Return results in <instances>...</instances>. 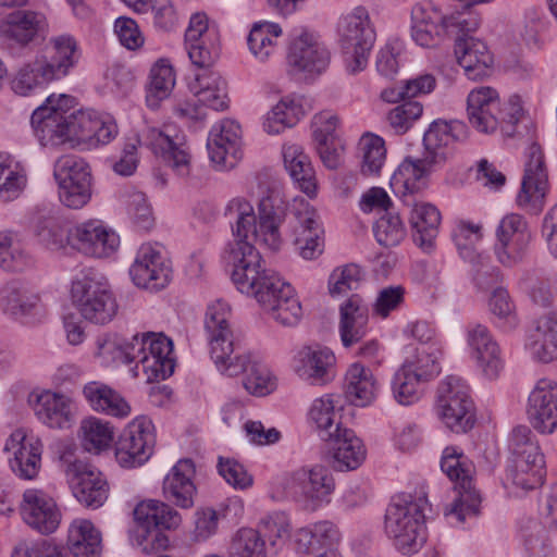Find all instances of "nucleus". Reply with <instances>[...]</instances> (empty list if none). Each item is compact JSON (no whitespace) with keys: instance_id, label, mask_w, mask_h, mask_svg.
I'll list each match as a JSON object with an SVG mask.
<instances>
[{"instance_id":"1","label":"nucleus","mask_w":557,"mask_h":557,"mask_svg":"<svg viewBox=\"0 0 557 557\" xmlns=\"http://www.w3.org/2000/svg\"><path fill=\"white\" fill-rule=\"evenodd\" d=\"M233 224L235 240L252 238L271 250L282 244L280 225L286 222L288 232L299 255L312 260L322 253L323 227L317 210L304 198H295L288 207L278 183L268 186L258 203V216L253 207L244 198H233L224 211Z\"/></svg>"},{"instance_id":"2","label":"nucleus","mask_w":557,"mask_h":557,"mask_svg":"<svg viewBox=\"0 0 557 557\" xmlns=\"http://www.w3.org/2000/svg\"><path fill=\"white\" fill-rule=\"evenodd\" d=\"M75 106L74 97L53 94L33 112L30 123L41 146L107 145L117 135V125L109 116L74 110Z\"/></svg>"},{"instance_id":"3","label":"nucleus","mask_w":557,"mask_h":557,"mask_svg":"<svg viewBox=\"0 0 557 557\" xmlns=\"http://www.w3.org/2000/svg\"><path fill=\"white\" fill-rule=\"evenodd\" d=\"M224 259L233 267L232 280L237 288L253 296L263 309L272 305L286 286H290L274 271L263 267L261 255L251 242L235 240L230 244Z\"/></svg>"},{"instance_id":"4","label":"nucleus","mask_w":557,"mask_h":557,"mask_svg":"<svg viewBox=\"0 0 557 557\" xmlns=\"http://www.w3.org/2000/svg\"><path fill=\"white\" fill-rule=\"evenodd\" d=\"M428 498L420 495H398L386 508L384 530L394 545L405 555L418 552L426 541L425 515Z\"/></svg>"},{"instance_id":"5","label":"nucleus","mask_w":557,"mask_h":557,"mask_svg":"<svg viewBox=\"0 0 557 557\" xmlns=\"http://www.w3.org/2000/svg\"><path fill=\"white\" fill-rule=\"evenodd\" d=\"M231 318V306L218 299L207 307L203 325L210 359L218 371L228 376H237L245 369L247 360L239 354L240 346Z\"/></svg>"},{"instance_id":"6","label":"nucleus","mask_w":557,"mask_h":557,"mask_svg":"<svg viewBox=\"0 0 557 557\" xmlns=\"http://www.w3.org/2000/svg\"><path fill=\"white\" fill-rule=\"evenodd\" d=\"M441 469L455 481L457 496L446 508L445 516L451 523L461 524L480 513L481 496L472 485L473 466L455 447H446L441 460Z\"/></svg>"},{"instance_id":"7","label":"nucleus","mask_w":557,"mask_h":557,"mask_svg":"<svg viewBox=\"0 0 557 557\" xmlns=\"http://www.w3.org/2000/svg\"><path fill=\"white\" fill-rule=\"evenodd\" d=\"M440 350L435 346L419 347L396 371L392 380L395 400L404 406L417 403L428 382L441 372Z\"/></svg>"},{"instance_id":"8","label":"nucleus","mask_w":557,"mask_h":557,"mask_svg":"<svg viewBox=\"0 0 557 557\" xmlns=\"http://www.w3.org/2000/svg\"><path fill=\"white\" fill-rule=\"evenodd\" d=\"M511 463L507 475L523 490H533L543 484L545 460L532 430L527 425L516 426L509 440Z\"/></svg>"},{"instance_id":"9","label":"nucleus","mask_w":557,"mask_h":557,"mask_svg":"<svg viewBox=\"0 0 557 557\" xmlns=\"http://www.w3.org/2000/svg\"><path fill=\"white\" fill-rule=\"evenodd\" d=\"M339 45L345 54L347 71L356 74L366 69L376 34L364 8H356L338 24Z\"/></svg>"},{"instance_id":"10","label":"nucleus","mask_w":557,"mask_h":557,"mask_svg":"<svg viewBox=\"0 0 557 557\" xmlns=\"http://www.w3.org/2000/svg\"><path fill=\"white\" fill-rule=\"evenodd\" d=\"M71 297L81 315L95 324L104 325L117 313V302L107 282L84 275L72 282Z\"/></svg>"},{"instance_id":"11","label":"nucleus","mask_w":557,"mask_h":557,"mask_svg":"<svg viewBox=\"0 0 557 557\" xmlns=\"http://www.w3.org/2000/svg\"><path fill=\"white\" fill-rule=\"evenodd\" d=\"M438 414L448 429L465 433L474 424V406L469 387L458 376H447L437 389Z\"/></svg>"},{"instance_id":"12","label":"nucleus","mask_w":557,"mask_h":557,"mask_svg":"<svg viewBox=\"0 0 557 557\" xmlns=\"http://www.w3.org/2000/svg\"><path fill=\"white\" fill-rule=\"evenodd\" d=\"M134 518L143 531L141 545L147 553L165 549L170 540L162 530L176 529L182 521L174 508L154 499L139 503L134 509Z\"/></svg>"},{"instance_id":"13","label":"nucleus","mask_w":557,"mask_h":557,"mask_svg":"<svg viewBox=\"0 0 557 557\" xmlns=\"http://www.w3.org/2000/svg\"><path fill=\"white\" fill-rule=\"evenodd\" d=\"M494 252L504 267L521 263L530 248L532 233L527 220L517 213L506 214L496 228Z\"/></svg>"},{"instance_id":"14","label":"nucleus","mask_w":557,"mask_h":557,"mask_svg":"<svg viewBox=\"0 0 557 557\" xmlns=\"http://www.w3.org/2000/svg\"><path fill=\"white\" fill-rule=\"evenodd\" d=\"M136 343L143 344V350L135 352L136 368L141 367L148 382L161 381L171 376L175 369L173 342L163 333L136 334Z\"/></svg>"},{"instance_id":"15","label":"nucleus","mask_w":557,"mask_h":557,"mask_svg":"<svg viewBox=\"0 0 557 557\" xmlns=\"http://www.w3.org/2000/svg\"><path fill=\"white\" fill-rule=\"evenodd\" d=\"M479 27L476 17L458 13L434 20L422 8L412 11L411 37L421 47H434L443 33L458 35L459 32H474Z\"/></svg>"},{"instance_id":"16","label":"nucleus","mask_w":557,"mask_h":557,"mask_svg":"<svg viewBox=\"0 0 557 557\" xmlns=\"http://www.w3.org/2000/svg\"><path fill=\"white\" fill-rule=\"evenodd\" d=\"M156 444L154 426L146 417L134 419L115 443V457L124 468L144 465L151 457Z\"/></svg>"},{"instance_id":"17","label":"nucleus","mask_w":557,"mask_h":557,"mask_svg":"<svg viewBox=\"0 0 557 557\" xmlns=\"http://www.w3.org/2000/svg\"><path fill=\"white\" fill-rule=\"evenodd\" d=\"M65 474L74 497L85 507L97 509L108 499L109 484L94 466L74 460L67 463Z\"/></svg>"},{"instance_id":"18","label":"nucleus","mask_w":557,"mask_h":557,"mask_svg":"<svg viewBox=\"0 0 557 557\" xmlns=\"http://www.w3.org/2000/svg\"><path fill=\"white\" fill-rule=\"evenodd\" d=\"M547 185L544 154L539 145L532 144L527 151L524 175L517 196L518 206L532 213L541 211Z\"/></svg>"},{"instance_id":"19","label":"nucleus","mask_w":557,"mask_h":557,"mask_svg":"<svg viewBox=\"0 0 557 557\" xmlns=\"http://www.w3.org/2000/svg\"><path fill=\"white\" fill-rule=\"evenodd\" d=\"M527 417L541 434H553L557 429V382L541 379L528 398Z\"/></svg>"},{"instance_id":"20","label":"nucleus","mask_w":557,"mask_h":557,"mask_svg":"<svg viewBox=\"0 0 557 557\" xmlns=\"http://www.w3.org/2000/svg\"><path fill=\"white\" fill-rule=\"evenodd\" d=\"M129 275L138 287L157 292L170 283L172 268L158 249L145 244L137 251Z\"/></svg>"},{"instance_id":"21","label":"nucleus","mask_w":557,"mask_h":557,"mask_svg":"<svg viewBox=\"0 0 557 557\" xmlns=\"http://www.w3.org/2000/svg\"><path fill=\"white\" fill-rule=\"evenodd\" d=\"M210 160L221 170L233 169L242 158V131L237 122L223 120L215 124L208 136Z\"/></svg>"},{"instance_id":"22","label":"nucleus","mask_w":557,"mask_h":557,"mask_svg":"<svg viewBox=\"0 0 557 557\" xmlns=\"http://www.w3.org/2000/svg\"><path fill=\"white\" fill-rule=\"evenodd\" d=\"M466 341L470 356L482 374L490 380L496 379L504 369V360L500 348L487 326L469 323L466 329Z\"/></svg>"},{"instance_id":"23","label":"nucleus","mask_w":557,"mask_h":557,"mask_svg":"<svg viewBox=\"0 0 557 557\" xmlns=\"http://www.w3.org/2000/svg\"><path fill=\"white\" fill-rule=\"evenodd\" d=\"M468 134V127L461 121L435 120L423 136L424 156L440 168L451 154L454 144L465 141Z\"/></svg>"},{"instance_id":"24","label":"nucleus","mask_w":557,"mask_h":557,"mask_svg":"<svg viewBox=\"0 0 557 557\" xmlns=\"http://www.w3.org/2000/svg\"><path fill=\"white\" fill-rule=\"evenodd\" d=\"M120 238L99 221H87L71 228L70 247L85 256L106 258L119 247Z\"/></svg>"},{"instance_id":"25","label":"nucleus","mask_w":557,"mask_h":557,"mask_svg":"<svg viewBox=\"0 0 557 557\" xmlns=\"http://www.w3.org/2000/svg\"><path fill=\"white\" fill-rule=\"evenodd\" d=\"M428 161L431 160L425 156L421 159L407 157L393 173L391 187L405 205H411L414 196L426 187L428 176L438 168Z\"/></svg>"},{"instance_id":"26","label":"nucleus","mask_w":557,"mask_h":557,"mask_svg":"<svg viewBox=\"0 0 557 557\" xmlns=\"http://www.w3.org/2000/svg\"><path fill=\"white\" fill-rule=\"evenodd\" d=\"M21 513L29 527L42 534L54 532L61 519L54 500L44 491L36 488L24 492Z\"/></svg>"},{"instance_id":"27","label":"nucleus","mask_w":557,"mask_h":557,"mask_svg":"<svg viewBox=\"0 0 557 557\" xmlns=\"http://www.w3.org/2000/svg\"><path fill=\"white\" fill-rule=\"evenodd\" d=\"M471 32H459L455 39V55L466 75L473 81L490 75L493 55L482 40L469 36Z\"/></svg>"},{"instance_id":"28","label":"nucleus","mask_w":557,"mask_h":557,"mask_svg":"<svg viewBox=\"0 0 557 557\" xmlns=\"http://www.w3.org/2000/svg\"><path fill=\"white\" fill-rule=\"evenodd\" d=\"M144 144L152 150L156 156L171 166L178 175L187 176L190 171V154L184 137L157 128L148 129Z\"/></svg>"},{"instance_id":"29","label":"nucleus","mask_w":557,"mask_h":557,"mask_svg":"<svg viewBox=\"0 0 557 557\" xmlns=\"http://www.w3.org/2000/svg\"><path fill=\"white\" fill-rule=\"evenodd\" d=\"M500 112L496 89L481 86L472 89L467 98V113L470 124L480 133L491 134L498 128Z\"/></svg>"},{"instance_id":"30","label":"nucleus","mask_w":557,"mask_h":557,"mask_svg":"<svg viewBox=\"0 0 557 557\" xmlns=\"http://www.w3.org/2000/svg\"><path fill=\"white\" fill-rule=\"evenodd\" d=\"M33 410L37 419L50 429H70L75 422L76 406L67 395L45 391L36 396Z\"/></svg>"},{"instance_id":"31","label":"nucleus","mask_w":557,"mask_h":557,"mask_svg":"<svg viewBox=\"0 0 557 557\" xmlns=\"http://www.w3.org/2000/svg\"><path fill=\"white\" fill-rule=\"evenodd\" d=\"M42 445L38 438L27 437L23 430H16L5 443L4 450L13 451L10 459L12 471L21 479L36 478L40 469Z\"/></svg>"},{"instance_id":"32","label":"nucleus","mask_w":557,"mask_h":557,"mask_svg":"<svg viewBox=\"0 0 557 557\" xmlns=\"http://www.w3.org/2000/svg\"><path fill=\"white\" fill-rule=\"evenodd\" d=\"M334 354L326 347L305 346L294 357V370L297 375L311 384L322 385L334 376Z\"/></svg>"},{"instance_id":"33","label":"nucleus","mask_w":557,"mask_h":557,"mask_svg":"<svg viewBox=\"0 0 557 557\" xmlns=\"http://www.w3.org/2000/svg\"><path fill=\"white\" fill-rule=\"evenodd\" d=\"M194 476V462L190 459L178 460L163 480L165 498L183 509L191 508L197 491Z\"/></svg>"},{"instance_id":"34","label":"nucleus","mask_w":557,"mask_h":557,"mask_svg":"<svg viewBox=\"0 0 557 557\" xmlns=\"http://www.w3.org/2000/svg\"><path fill=\"white\" fill-rule=\"evenodd\" d=\"M290 488L315 505L329 502V497L335 490V482L331 472L323 466L311 469H299L290 479Z\"/></svg>"},{"instance_id":"35","label":"nucleus","mask_w":557,"mask_h":557,"mask_svg":"<svg viewBox=\"0 0 557 557\" xmlns=\"http://www.w3.org/2000/svg\"><path fill=\"white\" fill-rule=\"evenodd\" d=\"M287 60L294 71L313 75L326 69L330 53L324 46L301 35L292 42Z\"/></svg>"},{"instance_id":"36","label":"nucleus","mask_w":557,"mask_h":557,"mask_svg":"<svg viewBox=\"0 0 557 557\" xmlns=\"http://www.w3.org/2000/svg\"><path fill=\"white\" fill-rule=\"evenodd\" d=\"M525 347L536 361L548 363L557 359V315L545 313L534 322Z\"/></svg>"},{"instance_id":"37","label":"nucleus","mask_w":557,"mask_h":557,"mask_svg":"<svg viewBox=\"0 0 557 557\" xmlns=\"http://www.w3.org/2000/svg\"><path fill=\"white\" fill-rule=\"evenodd\" d=\"M324 441L329 443L333 458L332 465L335 470H355L366 459L364 445L350 429L342 426L334 436Z\"/></svg>"},{"instance_id":"38","label":"nucleus","mask_w":557,"mask_h":557,"mask_svg":"<svg viewBox=\"0 0 557 557\" xmlns=\"http://www.w3.org/2000/svg\"><path fill=\"white\" fill-rule=\"evenodd\" d=\"M44 27L42 14L30 10H18L7 15L0 23V35L5 40L24 47L34 41Z\"/></svg>"},{"instance_id":"39","label":"nucleus","mask_w":557,"mask_h":557,"mask_svg":"<svg viewBox=\"0 0 557 557\" xmlns=\"http://www.w3.org/2000/svg\"><path fill=\"white\" fill-rule=\"evenodd\" d=\"M339 333L343 345L350 347L367 335L369 309L358 295H351L339 308Z\"/></svg>"},{"instance_id":"40","label":"nucleus","mask_w":557,"mask_h":557,"mask_svg":"<svg viewBox=\"0 0 557 557\" xmlns=\"http://www.w3.org/2000/svg\"><path fill=\"white\" fill-rule=\"evenodd\" d=\"M407 206L412 207L409 222L413 242L423 250H431L438 234L440 211L432 203L418 202L416 199H412L411 205Z\"/></svg>"},{"instance_id":"41","label":"nucleus","mask_w":557,"mask_h":557,"mask_svg":"<svg viewBox=\"0 0 557 557\" xmlns=\"http://www.w3.org/2000/svg\"><path fill=\"white\" fill-rule=\"evenodd\" d=\"M188 88L207 108L223 111L228 107L226 82L213 70L196 72Z\"/></svg>"},{"instance_id":"42","label":"nucleus","mask_w":557,"mask_h":557,"mask_svg":"<svg viewBox=\"0 0 557 557\" xmlns=\"http://www.w3.org/2000/svg\"><path fill=\"white\" fill-rule=\"evenodd\" d=\"M284 165L298 188L309 197L317 194L315 173L309 157L297 144L283 146Z\"/></svg>"},{"instance_id":"43","label":"nucleus","mask_w":557,"mask_h":557,"mask_svg":"<svg viewBox=\"0 0 557 557\" xmlns=\"http://www.w3.org/2000/svg\"><path fill=\"white\" fill-rule=\"evenodd\" d=\"M39 296L24 282L13 280L0 288V307L3 312L21 319L36 311Z\"/></svg>"},{"instance_id":"44","label":"nucleus","mask_w":557,"mask_h":557,"mask_svg":"<svg viewBox=\"0 0 557 557\" xmlns=\"http://www.w3.org/2000/svg\"><path fill=\"white\" fill-rule=\"evenodd\" d=\"M83 394L95 411L120 419L131 414V406L125 398L106 384L89 382L84 386Z\"/></svg>"},{"instance_id":"45","label":"nucleus","mask_w":557,"mask_h":557,"mask_svg":"<svg viewBox=\"0 0 557 557\" xmlns=\"http://www.w3.org/2000/svg\"><path fill=\"white\" fill-rule=\"evenodd\" d=\"M379 392L377 382L369 368L360 363L349 367L345 375V395L355 406L370 405Z\"/></svg>"},{"instance_id":"46","label":"nucleus","mask_w":557,"mask_h":557,"mask_svg":"<svg viewBox=\"0 0 557 557\" xmlns=\"http://www.w3.org/2000/svg\"><path fill=\"white\" fill-rule=\"evenodd\" d=\"M67 547L74 557H100L102 553V537L91 521L85 519L74 520L67 533Z\"/></svg>"},{"instance_id":"47","label":"nucleus","mask_w":557,"mask_h":557,"mask_svg":"<svg viewBox=\"0 0 557 557\" xmlns=\"http://www.w3.org/2000/svg\"><path fill=\"white\" fill-rule=\"evenodd\" d=\"M342 397L336 394H327L315 399L309 411L311 421L315 424L321 440H329L342 428L339 410Z\"/></svg>"},{"instance_id":"48","label":"nucleus","mask_w":557,"mask_h":557,"mask_svg":"<svg viewBox=\"0 0 557 557\" xmlns=\"http://www.w3.org/2000/svg\"><path fill=\"white\" fill-rule=\"evenodd\" d=\"M482 225L468 221H459L451 233L459 256L465 261L476 267L478 272L483 269L488 261V257L476 249V244L482 239Z\"/></svg>"},{"instance_id":"49","label":"nucleus","mask_w":557,"mask_h":557,"mask_svg":"<svg viewBox=\"0 0 557 557\" xmlns=\"http://www.w3.org/2000/svg\"><path fill=\"white\" fill-rule=\"evenodd\" d=\"M51 50L40 54L48 61L49 69L57 79L65 77L79 60L76 40L70 35H60L50 39Z\"/></svg>"},{"instance_id":"50","label":"nucleus","mask_w":557,"mask_h":557,"mask_svg":"<svg viewBox=\"0 0 557 557\" xmlns=\"http://www.w3.org/2000/svg\"><path fill=\"white\" fill-rule=\"evenodd\" d=\"M52 81L58 79L49 69L48 61L37 55L34 61L24 64L18 70L11 86L16 95L28 96L37 88H42Z\"/></svg>"},{"instance_id":"51","label":"nucleus","mask_w":557,"mask_h":557,"mask_svg":"<svg viewBox=\"0 0 557 557\" xmlns=\"http://www.w3.org/2000/svg\"><path fill=\"white\" fill-rule=\"evenodd\" d=\"M34 232L38 239L51 250L70 247L71 228L59 216L39 213L34 221Z\"/></svg>"},{"instance_id":"52","label":"nucleus","mask_w":557,"mask_h":557,"mask_svg":"<svg viewBox=\"0 0 557 557\" xmlns=\"http://www.w3.org/2000/svg\"><path fill=\"white\" fill-rule=\"evenodd\" d=\"M143 349V344L136 343V335L133 336L132 342L121 344L115 337L102 334L96 339L95 356L106 366L115 362L132 363L135 352H140Z\"/></svg>"},{"instance_id":"53","label":"nucleus","mask_w":557,"mask_h":557,"mask_svg":"<svg viewBox=\"0 0 557 557\" xmlns=\"http://www.w3.org/2000/svg\"><path fill=\"white\" fill-rule=\"evenodd\" d=\"M304 106L295 99H282L268 114L263 127L269 134H280L293 127L305 115Z\"/></svg>"},{"instance_id":"54","label":"nucleus","mask_w":557,"mask_h":557,"mask_svg":"<svg viewBox=\"0 0 557 557\" xmlns=\"http://www.w3.org/2000/svg\"><path fill=\"white\" fill-rule=\"evenodd\" d=\"M82 445L89 453H100L113 441V426L110 422L89 417L81 422Z\"/></svg>"},{"instance_id":"55","label":"nucleus","mask_w":557,"mask_h":557,"mask_svg":"<svg viewBox=\"0 0 557 557\" xmlns=\"http://www.w3.org/2000/svg\"><path fill=\"white\" fill-rule=\"evenodd\" d=\"M282 28L274 23L255 24L248 36L250 52L260 61H265L275 49V40L281 36Z\"/></svg>"},{"instance_id":"56","label":"nucleus","mask_w":557,"mask_h":557,"mask_svg":"<svg viewBox=\"0 0 557 557\" xmlns=\"http://www.w3.org/2000/svg\"><path fill=\"white\" fill-rule=\"evenodd\" d=\"M53 176L58 185L91 181L89 164L81 157L66 154L60 157L53 166Z\"/></svg>"},{"instance_id":"57","label":"nucleus","mask_w":557,"mask_h":557,"mask_svg":"<svg viewBox=\"0 0 557 557\" xmlns=\"http://www.w3.org/2000/svg\"><path fill=\"white\" fill-rule=\"evenodd\" d=\"M175 84L173 69L163 60L157 62L150 71V84L146 96L149 107L156 108L160 100L165 99Z\"/></svg>"},{"instance_id":"58","label":"nucleus","mask_w":557,"mask_h":557,"mask_svg":"<svg viewBox=\"0 0 557 557\" xmlns=\"http://www.w3.org/2000/svg\"><path fill=\"white\" fill-rule=\"evenodd\" d=\"M264 310L283 326L296 325L302 315L301 305L292 286H286L281 296Z\"/></svg>"},{"instance_id":"59","label":"nucleus","mask_w":557,"mask_h":557,"mask_svg":"<svg viewBox=\"0 0 557 557\" xmlns=\"http://www.w3.org/2000/svg\"><path fill=\"white\" fill-rule=\"evenodd\" d=\"M230 557H267L265 540L259 531L242 528L233 537Z\"/></svg>"},{"instance_id":"60","label":"nucleus","mask_w":557,"mask_h":557,"mask_svg":"<svg viewBox=\"0 0 557 557\" xmlns=\"http://www.w3.org/2000/svg\"><path fill=\"white\" fill-rule=\"evenodd\" d=\"M363 278L361 268L350 263L338 267L332 271L329 277V292L332 297H339L348 292L356 290Z\"/></svg>"},{"instance_id":"61","label":"nucleus","mask_w":557,"mask_h":557,"mask_svg":"<svg viewBox=\"0 0 557 557\" xmlns=\"http://www.w3.org/2000/svg\"><path fill=\"white\" fill-rule=\"evenodd\" d=\"M359 146L362 152V173L364 175L379 174L386 158L384 140L376 135H369L361 138Z\"/></svg>"},{"instance_id":"62","label":"nucleus","mask_w":557,"mask_h":557,"mask_svg":"<svg viewBox=\"0 0 557 557\" xmlns=\"http://www.w3.org/2000/svg\"><path fill=\"white\" fill-rule=\"evenodd\" d=\"M239 354L247 360L245 369L240 372L245 374L243 385L246 391L259 396L270 393L272 387L269 369L262 363L250 361L249 356L242 351V348Z\"/></svg>"},{"instance_id":"63","label":"nucleus","mask_w":557,"mask_h":557,"mask_svg":"<svg viewBox=\"0 0 557 557\" xmlns=\"http://www.w3.org/2000/svg\"><path fill=\"white\" fill-rule=\"evenodd\" d=\"M373 233L381 246L389 248L400 244L406 230L398 214L386 212L374 223Z\"/></svg>"},{"instance_id":"64","label":"nucleus","mask_w":557,"mask_h":557,"mask_svg":"<svg viewBox=\"0 0 557 557\" xmlns=\"http://www.w3.org/2000/svg\"><path fill=\"white\" fill-rule=\"evenodd\" d=\"M185 44L188 57L191 63L199 69L198 72L211 70V66L220 55L218 36Z\"/></svg>"}]
</instances>
